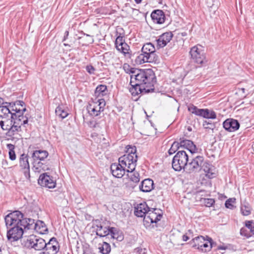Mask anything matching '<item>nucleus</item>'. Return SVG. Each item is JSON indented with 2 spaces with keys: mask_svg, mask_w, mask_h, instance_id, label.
I'll return each instance as SVG.
<instances>
[{
  "mask_svg": "<svg viewBox=\"0 0 254 254\" xmlns=\"http://www.w3.org/2000/svg\"><path fill=\"white\" fill-rule=\"evenodd\" d=\"M24 113L19 115L20 118H16L14 123L8 128L6 130V135L8 137H12L21 131V126H25L28 124V117L26 115L24 116Z\"/></svg>",
  "mask_w": 254,
  "mask_h": 254,
  "instance_id": "39448f33",
  "label": "nucleus"
},
{
  "mask_svg": "<svg viewBox=\"0 0 254 254\" xmlns=\"http://www.w3.org/2000/svg\"><path fill=\"white\" fill-rule=\"evenodd\" d=\"M26 245L28 248L33 249L37 251H43L40 254L57 250L60 248L59 243L55 237H52L46 242L44 239L34 235L28 237Z\"/></svg>",
  "mask_w": 254,
  "mask_h": 254,
  "instance_id": "f257e3e1",
  "label": "nucleus"
},
{
  "mask_svg": "<svg viewBox=\"0 0 254 254\" xmlns=\"http://www.w3.org/2000/svg\"><path fill=\"white\" fill-rule=\"evenodd\" d=\"M151 17L153 21L157 24H162L165 20V13L160 9L154 10L151 14Z\"/></svg>",
  "mask_w": 254,
  "mask_h": 254,
  "instance_id": "4be33fe9",
  "label": "nucleus"
},
{
  "mask_svg": "<svg viewBox=\"0 0 254 254\" xmlns=\"http://www.w3.org/2000/svg\"><path fill=\"white\" fill-rule=\"evenodd\" d=\"M27 224V218H23V217L22 218L20 219L19 224V226L20 227H22V226H23L24 229H27V227H26Z\"/></svg>",
  "mask_w": 254,
  "mask_h": 254,
  "instance_id": "864d4df0",
  "label": "nucleus"
},
{
  "mask_svg": "<svg viewBox=\"0 0 254 254\" xmlns=\"http://www.w3.org/2000/svg\"><path fill=\"white\" fill-rule=\"evenodd\" d=\"M126 148V154L119 158V162L126 168L127 167V172H132L135 170L137 160L136 148L134 146L130 145L127 146Z\"/></svg>",
  "mask_w": 254,
  "mask_h": 254,
  "instance_id": "7ed1b4c3",
  "label": "nucleus"
},
{
  "mask_svg": "<svg viewBox=\"0 0 254 254\" xmlns=\"http://www.w3.org/2000/svg\"><path fill=\"white\" fill-rule=\"evenodd\" d=\"M149 207L146 202L137 204L134 207V214L138 217H143L146 216Z\"/></svg>",
  "mask_w": 254,
  "mask_h": 254,
  "instance_id": "6ab92c4d",
  "label": "nucleus"
},
{
  "mask_svg": "<svg viewBox=\"0 0 254 254\" xmlns=\"http://www.w3.org/2000/svg\"><path fill=\"white\" fill-rule=\"evenodd\" d=\"M98 249L99 252L102 254H108L111 251V246L109 244L103 242L99 245Z\"/></svg>",
  "mask_w": 254,
  "mask_h": 254,
  "instance_id": "2f4dec72",
  "label": "nucleus"
},
{
  "mask_svg": "<svg viewBox=\"0 0 254 254\" xmlns=\"http://www.w3.org/2000/svg\"><path fill=\"white\" fill-rule=\"evenodd\" d=\"M215 0H206L207 6L212 7L214 5V2L215 1Z\"/></svg>",
  "mask_w": 254,
  "mask_h": 254,
  "instance_id": "bf43d9fd",
  "label": "nucleus"
},
{
  "mask_svg": "<svg viewBox=\"0 0 254 254\" xmlns=\"http://www.w3.org/2000/svg\"><path fill=\"white\" fill-rule=\"evenodd\" d=\"M60 249H58L57 250H55V251H50V252H46V253H45L44 254H57L59 251Z\"/></svg>",
  "mask_w": 254,
  "mask_h": 254,
  "instance_id": "052dcab7",
  "label": "nucleus"
},
{
  "mask_svg": "<svg viewBox=\"0 0 254 254\" xmlns=\"http://www.w3.org/2000/svg\"><path fill=\"white\" fill-rule=\"evenodd\" d=\"M179 142L180 147L188 149L191 154L197 152V148L191 140L183 137L179 139Z\"/></svg>",
  "mask_w": 254,
  "mask_h": 254,
  "instance_id": "dca6fc26",
  "label": "nucleus"
},
{
  "mask_svg": "<svg viewBox=\"0 0 254 254\" xmlns=\"http://www.w3.org/2000/svg\"><path fill=\"white\" fill-rule=\"evenodd\" d=\"M87 110L89 114L92 116H99L101 112H103L100 109V107H98V106H96V104H89L88 106H87Z\"/></svg>",
  "mask_w": 254,
  "mask_h": 254,
  "instance_id": "c756f323",
  "label": "nucleus"
},
{
  "mask_svg": "<svg viewBox=\"0 0 254 254\" xmlns=\"http://www.w3.org/2000/svg\"><path fill=\"white\" fill-rule=\"evenodd\" d=\"M197 108L196 106L192 105L188 107V110L192 114H195Z\"/></svg>",
  "mask_w": 254,
  "mask_h": 254,
  "instance_id": "13d9d810",
  "label": "nucleus"
},
{
  "mask_svg": "<svg viewBox=\"0 0 254 254\" xmlns=\"http://www.w3.org/2000/svg\"><path fill=\"white\" fill-rule=\"evenodd\" d=\"M203 118L208 119H215L216 118V114L213 110H209L208 109H204Z\"/></svg>",
  "mask_w": 254,
  "mask_h": 254,
  "instance_id": "c9c22d12",
  "label": "nucleus"
},
{
  "mask_svg": "<svg viewBox=\"0 0 254 254\" xmlns=\"http://www.w3.org/2000/svg\"><path fill=\"white\" fill-rule=\"evenodd\" d=\"M86 70L90 74H94L95 68L92 65H87L86 66Z\"/></svg>",
  "mask_w": 254,
  "mask_h": 254,
  "instance_id": "5fc2aeb1",
  "label": "nucleus"
},
{
  "mask_svg": "<svg viewBox=\"0 0 254 254\" xmlns=\"http://www.w3.org/2000/svg\"><path fill=\"white\" fill-rule=\"evenodd\" d=\"M29 156L25 153L22 154L19 158V164L21 169L23 171L26 179L30 180V165L28 161Z\"/></svg>",
  "mask_w": 254,
  "mask_h": 254,
  "instance_id": "f8f14e48",
  "label": "nucleus"
},
{
  "mask_svg": "<svg viewBox=\"0 0 254 254\" xmlns=\"http://www.w3.org/2000/svg\"><path fill=\"white\" fill-rule=\"evenodd\" d=\"M131 174L129 176L130 180L134 183H138L140 181V176L138 172H130Z\"/></svg>",
  "mask_w": 254,
  "mask_h": 254,
  "instance_id": "ea45409f",
  "label": "nucleus"
},
{
  "mask_svg": "<svg viewBox=\"0 0 254 254\" xmlns=\"http://www.w3.org/2000/svg\"><path fill=\"white\" fill-rule=\"evenodd\" d=\"M134 253L135 254H147V250L145 248H137L134 249Z\"/></svg>",
  "mask_w": 254,
  "mask_h": 254,
  "instance_id": "603ef678",
  "label": "nucleus"
},
{
  "mask_svg": "<svg viewBox=\"0 0 254 254\" xmlns=\"http://www.w3.org/2000/svg\"><path fill=\"white\" fill-rule=\"evenodd\" d=\"M23 233L22 227L19 226H13L7 231V239L11 242L16 241L22 238Z\"/></svg>",
  "mask_w": 254,
  "mask_h": 254,
  "instance_id": "ddd939ff",
  "label": "nucleus"
},
{
  "mask_svg": "<svg viewBox=\"0 0 254 254\" xmlns=\"http://www.w3.org/2000/svg\"><path fill=\"white\" fill-rule=\"evenodd\" d=\"M153 181L150 179H146L142 181L139 186L140 190L143 192H149L153 188Z\"/></svg>",
  "mask_w": 254,
  "mask_h": 254,
  "instance_id": "393cba45",
  "label": "nucleus"
},
{
  "mask_svg": "<svg viewBox=\"0 0 254 254\" xmlns=\"http://www.w3.org/2000/svg\"><path fill=\"white\" fill-rule=\"evenodd\" d=\"M206 240L208 242V244H209V246L208 245V248H207V251H210L213 247L216 246V243L214 242L212 239L208 236H206Z\"/></svg>",
  "mask_w": 254,
  "mask_h": 254,
  "instance_id": "09e8293b",
  "label": "nucleus"
},
{
  "mask_svg": "<svg viewBox=\"0 0 254 254\" xmlns=\"http://www.w3.org/2000/svg\"><path fill=\"white\" fill-rule=\"evenodd\" d=\"M173 34L171 32H167L161 34L156 40L157 46L160 48H163L171 40Z\"/></svg>",
  "mask_w": 254,
  "mask_h": 254,
  "instance_id": "a211bd4d",
  "label": "nucleus"
},
{
  "mask_svg": "<svg viewBox=\"0 0 254 254\" xmlns=\"http://www.w3.org/2000/svg\"><path fill=\"white\" fill-rule=\"evenodd\" d=\"M32 164V170L35 173H39L49 169L48 165L46 164V162L43 161L33 160Z\"/></svg>",
  "mask_w": 254,
  "mask_h": 254,
  "instance_id": "5701e85b",
  "label": "nucleus"
},
{
  "mask_svg": "<svg viewBox=\"0 0 254 254\" xmlns=\"http://www.w3.org/2000/svg\"><path fill=\"white\" fill-rule=\"evenodd\" d=\"M190 54L191 59L194 63L203 65L207 64L205 54L200 45L194 46L190 49Z\"/></svg>",
  "mask_w": 254,
  "mask_h": 254,
  "instance_id": "423d86ee",
  "label": "nucleus"
},
{
  "mask_svg": "<svg viewBox=\"0 0 254 254\" xmlns=\"http://www.w3.org/2000/svg\"><path fill=\"white\" fill-rule=\"evenodd\" d=\"M204 112V109H198L197 108L195 115L200 117H203V114Z\"/></svg>",
  "mask_w": 254,
  "mask_h": 254,
  "instance_id": "4d7b16f0",
  "label": "nucleus"
},
{
  "mask_svg": "<svg viewBox=\"0 0 254 254\" xmlns=\"http://www.w3.org/2000/svg\"><path fill=\"white\" fill-rule=\"evenodd\" d=\"M186 234H187L188 236L191 235L192 234V231L191 230H189Z\"/></svg>",
  "mask_w": 254,
  "mask_h": 254,
  "instance_id": "338daca9",
  "label": "nucleus"
},
{
  "mask_svg": "<svg viewBox=\"0 0 254 254\" xmlns=\"http://www.w3.org/2000/svg\"><path fill=\"white\" fill-rule=\"evenodd\" d=\"M49 156V153L46 150H35L32 154V158L33 160H41L45 161V159Z\"/></svg>",
  "mask_w": 254,
  "mask_h": 254,
  "instance_id": "a878e982",
  "label": "nucleus"
},
{
  "mask_svg": "<svg viewBox=\"0 0 254 254\" xmlns=\"http://www.w3.org/2000/svg\"><path fill=\"white\" fill-rule=\"evenodd\" d=\"M95 104H96V106H98V107H100V109H101V111H104V107L106 105V102L104 99H99L98 100L97 103H95Z\"/></svg>",
  "mask_w": 254,
  "mask_h": 254,
  "instance_id": "3c124183",
  "label": "nucleus"
},
{
  "mask_svg": "<svg viewBox=\"0 0 254 254\" xmlns=\"http://www.w3.org/2000/svg\"><path fill=\"white\" fill-rule=\"evenodd\" d=\"M203 126L205 128L210 129L213 130L215 127V125L214 123L211 122L205 121L203 123Z\"/></svg>",
  "mask_w": 254,
  "mask_h": 254,
  "instance_id": "49530a36",
  "label": "nucleus"
},
{
  "mask_svg": "<svg viewBox=\"0 0 254 254\" xmlns=\"http://www.w3.org/2000/svg\"><path fill=\"white\" fill-rule=\"evenodd\" d=\"M38 183L42 187L54 189L56 187V180L54 177L48 175L47 173L41 174L39 177Z\"/></svg>",
  "mask_w": 254,
  "mask_h": 254,
  "instance_id": "9b49d317",
  "label": "nucleus"
},
{
  "mask_svg": "<svg viewBox=\"0 0 254 254\" xmlns=\"http://www.w3.org/2000/svg\"><path fill=\"white\" fill-rule=\"evenodd\" d=\"M119 162V163H112L110 166L111 172L113 176L117 178H121L127 172V169Z\"/></svg>",
  "mask_w": 254,
  "mask_h": 254,
  "instance_id": "4468645a",
  "label": "nucleus"
},
{
  "mask_svg": "<svg viewBox=\"0 0 254 254\" xmlns=\"http://www.w3.org/2000/svg\"><path fill=\"white\" fill-rule=\"evenodd\" d=\"M130 84L131 87L129 88V92L131 93L132 96H135L138 95L139 94L142 93H148L150 92L147 91L148 88L145 87L144 86L141 84H139L137 82H133V83H131L130 80Z\"/></svg>",
  "mask_w": 254,
  "mask_h": 254,
  "instance_id": "2eb2a0df",
  "label": "nucleus"
},
{
  "mask_svg": "<svg viewBox=\"0 0 254 254\" xmlns=\"http://www.w3.org/2000/svg\"><path fill=\"white\" fill-rule=\"evenodd\" d=\"M23 214L19 211H14L6 215L4 217L6 226H19L20 219L22 218Z\"/></svg>",
  "mask_w": 254,
  "mask_h": 254,
  "instance_id": "6e6552de",
  "label": "nucleus"
},
{
  "mask_svg": "<svg viewBox=\"0 0 254 254\" xmlns=\"http://www.w3.org/2000/svg\"><path fill=\"white\" fill-rule=\"evenodd\" d=\"M182 239H183V241H184V242H186V241H187L188 240H189V239H190V236H188V235H187V234H185V235H184L183 236V237H182Z\"/></svg>",
  "mask_w": 254,
  "mask_h": 254,
  "instance_id": "680f3d73",
  "label": "nucleus"
},
{
  "mask_svg": "<svg viewBox=\"0 0 254 254\" xmlns=\"http://www.w3.org/2000/svg\"><path fill=\"white\" fill-rule=\"evenodd\" d=\"M251 207L248 202H244L241 204V211L244 216H248L251 213Z\"/></svg>",
  "mask_w": 254,
  "mask_h": 254,
  "instance_id": "473e14b6",
  "label": "nucleus"
},
{
  "mask_svg": "<svg viewBox=\"0 0 254 254\" xmlns=\"http://www.w3.org/2000/svg\"><path fill=\"white\" fill-rule=\"evenodd\" d=\"M96 228V234L100 237H104L109 235V230L110 227H103L100 222L96 224L95 227Z\"/></svg>",
  "mask_w": 254,
  "mask_h": 254,
  "instance_id": "bb28decb",
  "label": "nucleus"
},
{
  "mask_svg": "<svg viewBox=\"0 0 254 254\" xmlns=\"http://www.w3.org/2000/svg\"><path fill=\"white\" fill-rule=\"evenodd\" d=\"M55 113L57 116L62 119L66 118L68 115L67 112L60 106L56 108Z\"/></svg>",
  "mask_w": 254,
  "mask_h": 254,
  "instance_id": "e433bc0d",
  "label": "nucleus"
},
{
  "mask_svg": "<svg viewBox=\"0 0 254 254\" xmlns=\"http://www.w3.org/2000/svg\"><path fill=\"white\" fill-rule=\"evenodd\" d=\"M156 208H149L146 216L143 218V224L145 227H149L151 224L157 223L162 217V213L159 212Z\"/></svg>",
  "mask_w": 254,
  "mask_h": 254,
  "instance_id": "0eeeda50",
  "label": "nucleus"
},
{
  "mask_svg": "<svg viewBox=\"0 0 254 254\" xmlns=\"http://www.w3.org/2000/svg\"><path fill=\"white\" fill-rule=\"evenodd\" d=\"M35 223L36 222L34 219L31 218H27V224L26 226L27 229L33 230Z\"/></svg>",
  "mask_w": 254,
  "mask_h": 254,
  "instance_id": "de8ad7c7",
  "label": "nucleus"
},
{
  "mask_svg": "<svg viewBox=\"0 0 254 254\" xmlns=\"http://www.w3.org/2000/svg\"><path fill=\"white\" fill-rule=\"evenodd\" d=\"M138 71L133 75L134 77H131V83L137 82L148 88V92H154L156 78L153 70L151 68L138 69Z\"/></svg>",
  "mask_w": 254,
  "mask_h": 254,
  "instance_id": "f03ea898",
  "label": "nucleus"
},
{
  "mask_svg": "<svg viewBox=\"0 0 254 254\" xmlns=\"http://www.w3.org/2000/svg\"><path fill=\"white\" fill-rule=\"evenodd\" d=\"M135 1V2L137 3V4H139V3H140L142 0H134Z\"/></svg>",
  "mask_w": 254,
  "mask_h": 254,
  "instance_id": "774afa93",
  "label": "nucleus"
},
{
  "mask_svg": "<svg viewBox=\"0 0 254 254\" xmlns=\"http://www.w3.org/2000/svg\"><path fill=\"white\" fill-rule=\"evenodd\" d=\"M180 148L179 142L178 141H174L172 144L170 148L168 150V153L169 155H172L175 153L177 151H178Z\"/></svg>",
  "mask_w": 254,
  "mask_h": 254,
  "instance_id": "58836bf2",
  "label": "nucleus"
},
{
  "mask_svg": "<svg viewBox=\"0 0 254 254\" xmlns=\"http://www.w3.org/2000/svg\"><path fill=\"white\" fill-rule=\"evenodd\" d=\"M203 203L206 207H211L215 203V200L213 198H204Z\"/></svg>",
  "mask_w": 254,
  "mask_h": 254,
  "instance_id": "8fccbe9b",
  "label": "nucleus"
},
{
  "mask_svg": "<svg viewBox=\"0 0 254 254\" xmlns=\"http://www.w3.org/2000/svg\"><path fill=\"white\" fill-rule=\"evenodd\" d=\"M33 230L41 234H45L48 231V229L44 222L41 220L36 221Z\"/></svg>",
  "mask_w": 254,
  "mask_h": 254,
  "instance_id": "cd10ccee",
  "label": "nucleus"
},
{
  "mask_svg": "<svg viewBox=\"0 0 254 254\" xmlns=\"http://www.w3.org/2000/svg\"><path fill=\"white\" fill-rule=\"evenodd\" d=\"M69 32L68 31H65L64 34V37L63 39V41H64L66 39H67L68 36Z\"/></svg>",
  "mask_w": 254,
  "mask_h": 254,
  "instance_id": "e2e57ef3",
  "label": "nucleus"
},
{
  "mask_svg": "<svg viewBox=\"0 0 254 254\" xmlns=\"http://www.w3.org/2000/svg\"><path fill=\"white\" fill-rule=\"evenodd\" d=\"M123 69L126 73L130 74V80H131V77H134L133 75L138 72V68L132 67L128 64H125L123 65Z\"/></svg>",
  "mask_w": 254,
  "mask_h": 254,
  "instance_id": "7c9ffc66",
  "label": "nucleus"
},
{
  "mask_svg": "<svg viewBox=\"0 0 254 254\" xmlns=\"http://www.w3.org/2000/svg\"><path fill=\"white\" fill-rule=\"evenodd\" d=\"M25 105V103L20 100H17L16 101L14 102H4L3 99L0 97V109H2L1 108L2 107H6L7 108H8L9 109H12L11 110L13 109V108H15L16 107H18L19 106H24Z\"/></svg>",
  "mask_w": 254,
  "mask_h": 254,
  "instance_id": "b1692460",
  "label": "nucleus"
},
{
  "mask_svg": "<svg viewBox=\"0 0 254 254\" xmlns=\"http://www.w3.org/2000/svg\"><path fill=\"white\" fill-rule=\"evenodd\" d=\"M245 226L249 230L251 234L254 235V223L253 221H245Z\"/></svg>",
  "mask_w": 254,
  "mask_h": 254,
  "instance_id": "c03bdc74",
  "label": "nucleus"
},
{
  "mask_svg": "<svg viewBox=\"0 0 254 254\" xmlns=\"http://www.w3.org/2000/svg\"><path fill=\"white\" fill-rule=\"evenodd\" d=\"M84 35H86L87 39L86 40H84L86 42V43H83L82 44L83 45H86L89 43H92L93 42V39L91 38L90 35L88 34H85V33H83Z\"/></svg>",
  "mask_w": 254,
  "mask_h": 254,
  "instance_id": "6e6d98bb",
  "label": "nucleus"
},
{
  "mask_svg": "<svg viewBox=\"0 0 254 254\" xmlns=\"http://www.w3.org/2000/svg\"><path fill=\"white\" fill-rule=\"evenodd\" d=\"M141 51H145L149 54H156L155 47L150 42L145 43L143 45Z\"/></svg>",
  "mask_w": 254,
  "mask_h": 254,
  "instance_id": "72a5a7b5",
  "label": "nucleus"
},
{
  "mask_svg": "<svg viewBox=\"0 0 254 254\" xmlns=\"http://www.w3.org/2000/svg\"><path fill=\"white\" fill-rule=\"evenodd\" d=\"M203 161L204 158L203 156H197L189 163V165L190 166V170L192 172L200 171Z\"/></svg>",
  "mask_w": 254,
  "mask_h": 254,
  "instance_id": "412c9836",
  "label": "nucleus"
},
{
  "mask_svg": "<svg viewBox=\"0 0 254 254\" xmlns=\"http://www.w3.org/2000/svg\"><path fill=\"white\" fill-rule=\"evenodd\" d=\"M217 249L218 250H226V247L223 246H219L218 247Z\"/></svg>",
  "mask_w": 254,
  "mask_h": 254,
  "instance_id": "0e129e2a",
  "label": "nucleus"
},
{
  "mask_svg": "<svg viewBox=\"0 0 254 254\" xmlns=\"http://www.w3.org/2000/svg\"><path fill=\"white\" fill-rule=\"evenodd\" d=\"M107 86L104 84L98 85L95 90L94 95L97 97H103L107 94Z\"/></svg>",
  "mask_w": 254,
  "mask_h": 254,
  "instance_id": "c85d7f7f",
  "label": "nucleus"
},
{
  "mask_svg": "<svg viewBox=\"0 0 254 254\" xmlns=\"http://www.w3.org/2000/svg\"><path fill=\"white\" fill-rule=\"evenodd\" d=\"M117 49L118 51L122 53L125 56L129 54L128 52L129 47L126 43L123 44V46H120L119 47V49Z\"/></svg>",
  "mask_w": 254,
  "mask_h": 254,
  "instance_id": "79ce46f5",
  "label": "nucleus"
},
{
  "mask_svg": "<svg viewBox=\"0 0 254 254\" xmlns=\"http://www.w3.org/2000/svg\"><path fill=\"white\" fill-rule=\"evenodd\" d=\"M240 235L242 236H244L247 238L251 237L252 235L247 228V227H243L240 230Z\"/></svg>",
  "mask_w": 254,
  "mask_h": 254,
  "instance_id": "a18cd8bd",
  "label": "nucleus"
},
{
  "mask_svg": "<svg viewBox=\"0 0 254 254\" xmlns=\"http://www.w3.org/2000/svg\"><path fill=\"white\" fill-rule=\"evenodd\" d=\"M125 40L124 39V36H121V33L119 34V35L117 36V37L115 41V46L117 49H119V47L120 46H123V44H125Z\"/></svg>",
  "mask_w": 254,
  "mask_h": 254,
  "instance_id": "a19ab883",
  "label": "nucleus"
},
{
  "mask_svg": "<svg viewBox=\"0 0 254 254\" xmlns=\"http://www.w3.org/2000/svg\"><path fill=\"white\" fill-rule=\"evenodd\" d=\"M205 241H207L206 236L205 237L202 236H198L193 238L189 244L194 249L206 252L207 251V248H208V242H205Z\"/></svg>",
  "mask_w": 254,
  "mask_h": 254,
  "instance_id": "1a4fd4ad",
  "label": "nucleus"
},
{
  "mask_svg": "<svg viewBox=\"0 0 254 254\" xmlns=\"http://www.w3.org/2000/svg\"><path fill=\"white\" fill-rule=\"evenodd\" d=\"M7 148L9 149V157L11 160H14L16 159V154L14 150V145L12 144H7Z\"/></svg>",
  "mask_w": 254,
  "mask_h": 254,
  "instance_id": "4c0bfd02",
  "label": "nucleus"
},
{
  "mask_svg": "<svg viewBox=\"0 0 254 254\" xmlns=\"http://www.w3.org/2000/svg\"><path fill=\"white\" fill-rule=\"evenodd\" d=\"M202 169L205 173V176L209 179H212L216 176V172L215 167L207 162L203 163L201 170Z\"/></svg>",
  "mask_w": 254,
  "mask_h": 254,
  "instance_id": "aec40b11",
  "label": "nucleus"
},
{
  "mask_svg": "<svg viewBox=\"0 0 254 254\" xmlns=\"http://www.w3.org/2000/svg\"><path fill=\"white\" fill-rule=\"evenodd\" d=\"M223 127L227 131L233 132L238 130L240 127L239 122L233 119H228L223 123Z\"/></svg>",
  "mask_w": 254,
  "mask_h": 254,
  "instance_id": "f3484780",
  "label": "nucleus"
},
{
  "mask_svg": "<svg viewBox=\"0 0 254 254\" xmlns=\"http://www.w3.org/2000/svg\"><path fill=\"white\" fill-rule=\"evenodd\" d=\"M179 34L182 37H185L187 35V33L186 32H184L180 33Z\"/></svg>",
  "mask_w": 254,
  "mask_h": 254,
  "instance_id": "69168bd1",
  "label": "nucleus"
},
{
  "mask_svg": "<svg viewBox=\"0 0 254 254\" xmlns=\"http://www.w3.org/2000/svg\"><path fill=\"white\" fill-rule=\"evenodd\" d=\"M109 231V235H110L111 238L116 239L118 241H121L123 239V236L119 235V232L117 228L110 227Z\"/></svg>",
  "mask_w": 254,
  "mask_h": 254,
  "instance_id": "f704fd0d",
  "label": "nucleus"
},
{
  "mask_svg": "<svg viewBox=\"0 0 254 254\" xmlns=\"http://www.w3.org/2000/svg\"><path fill=\"white\" fill-rule=\"evenodd\" d=\"M141 53L138 55L135 59L136 64H141L145 63L156 62L158 60V57L156 54H149L141 51Z\"/></svg>",
  "mask_w": 254,
  "mask_h": 254,
  "instance_id": "9d476101",
  "label": "nucleus"
},
{
  "mask_svg": "<svg viewBox=\"0 0 254 254\" xmlns=\"http://www.w3.org/2000/svg\"><path fill=\"white\" fill-rule=\"evenodd\" d=\"M188 161L189 156L186 152L183 150L179 151L172 159V168L176 171H180L185 169Z\"/></svg>",
  "mask_w": 254,
  "mask_h": 254,
  "instance_id": "20e7f679",
  "label": "nucleus"
},
{
  "mask_svg": "<svg viewBox=\"0 0 254 254\" xmlns=\"http://www.w3.org/2000/svg\"><path fill=\"white\" fill-rule=\"evenodd\" d=\"M235 198H230L226 201L225 203V207L230 209H233L235 207V206L234 205V203H235Z\"/></svg>",
  "mask_w": 254,
  "mask_h": 254,
  "instance_id": "37998d69",
  "label": "nucleus"
}]
</instances>
